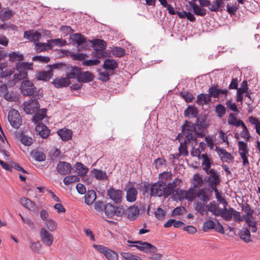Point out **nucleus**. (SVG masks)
Here are the masks:
<instances>
[{
	"label": "nucleus",
	"instance_id": "nucleus-48",
	"mask_svg": "<svg viewBox=\"0 0 260 260\" xmlns=\"http://www.w3.org/2000/svg\"><path fill=\"white\" fill-rule=\"evenodd\" d=\"M79 181V178L76 175H70L66 176L63 180V183L68 185L72 183L78 182Z\"/></svg>",
	"mask_w": 260,
	"mask_h": 260
},
{
	"label": "nucleus",
	"instance_id": "nucleus-49",
	"mask_svg": "<svg viewBox=\"0 0 260 260\" xmlns=\"http://www.w3.org/2000/svg\"><path fill=\"white\" fill-rule=\"evenodd\" d=\"M241 120H238L233 113H230L228 118V123L231 125H234L237 127L240 126Z\"/></svg>",
	"mask_w": 260,
	"mask_h": 260
},
{
	"label": "nucleus",
	"instance_id": "nucleus-10",
	"mask_svg": "<svg viewBox=\"0 0 260 260\" xmlns=\"http://www.w3.org/2000/svg\"><path fill=\"white\" fill-rule=\"evenodd\" d=\"M20 89L24 95H31L36 92L37 90L33 83L28 80L23 81Z\"/></svg>",
	"mask_w": 260,
	"mask_h": 260
},
{
	"label": "nucleus",
	"instance_id": "nucleus-28",
	"mask_svg": "<svg viewBox=\"0 0 260 260\" xmlns=\"http://www.w3.org/2000/svg\"><path fill=\"white\" fill-rule=\"evenodd\" d=\"M238 235L239 236L240 239L245 243H249L251 241L250 231L246 228H244L240 230L239 231Z\"/></svg>",
	"mask_w": 260,
	"mask_h": 260
},
{
	"label": "nucleus",
	"instance_id": "nucleus-33",
	"mask_svg": "<svg viewBox=\"0 0 260 260\" xmlns=\"http://www.w3.org/2000/svg\"><path fill=\"white\" fill-rule=\"evenodd\" d=\"M96 198V194L95 191L93 190H88L84 196L85 202L88 205H91L95 200Z\"/></svg>",
	"mask_w": 260,
	"mask_h": 260
},
{
	"label": "nucleus",
	"instance_id": "nucleus-34",
	"mask_svg": "<svg viewBox=\"0 0 260 260\" xmlns=\"http://www.w3.org/2000/svg\"><path fill=\"white\" fill-rule=\"evenodd\" d=\"M36 130L39 133V135L43 138H47L50 134V131L47 127L44 124H39L37 126Z\"/></svg>",
	"mask_w": 260,
	"mask_h": 260
},
{
	"label": "nucleus",
	"instance_id": "nucleus-7",
	"mask_svg": "<svg viewBox=\"0 0 260 260\" xmlns=\"http://www.w3.org/2000/svg\"><path fill=\"white\" fill-rule=\"evenodd\" d=\"M129 243H134L136 245H131V247H135L137 249L145 253H155L157 251V248L151 244L147 242L141 241H128Z\"/></svg>",
	"mask_w": 260,
	"mask_h": 260
},
{
	"label": "nucleus",
	"instance_id": "nucleus-22",
	"mask_svg": "<svg viewBox=\"0 0 260 260\" xmlns=\"http://www.w3.org/2000/svg\"><path fill=\"white\" fill-rule=\"evenodd\" d=\"M181 183H182L181 180L178 179V178H176L173 182L168 183L167 186L166 185L165 186L166 197L167 198L172 192L173 193V190L174 188H175L177 186H180Z\"/></svg>",
	"mask_w": 260,
	"mask_h": 260
},
{
	"label": "nucleus",
	"instance_id": "nucleus-2",
	"mask_svg": "<svg viewBox=\"0 0 260 260\" xmlns=\"http://www.w3.org/2000/svg\"><path fill=\"white\" fill-rule=\"evenodd\" d=\"M196 197L199 200L194 202L195 210L202 216L207 215L206 205L211 199L212 190L207 188L200 189L196 193Z\"/></svg>",
	"mask_w": 260,
	"mask_h": 260
},
{
	"label": "nucleus",
	"instance_id": "nucleus-23",
	"mask_svg": "<svg viewBox=\"0 0 260 260\" xmlns=\"http://www.w3.org/2000/svg\"><path fill=\"white\" fill-rule=\"evenodd\" d=\"M24 38L26 39L30 42H37L38 41L41 37L40 32L34 30H29L25 31L24 32Z\"/></svg>",
	"mask_w": 260,
	"mask_h": 260
},
{
	"label": "nucleus",
	"instance_id": "nucleus-61",
	"mask_svg": "<svg viewBox=\"0 0 260 260\" xmlns=\"http://www.w3.org/2000/svg\"><path fill=\"white\" fill-rule=\"evenodd\" d=\"M21 142L25 146H30L32 144L33 140L30 137L24 135L21 137Z\"/></svg>",
	"mask_w": 260,
	"mask_h": 260
},
{
	"label": "nucleus",
	"instance_id": "nucleus-40",
	"mask_svg": "<svg viewBox=\"0 0 260 260\" xmlns=\"http://www.w3.org/2000/svg\"><path fill=\"white\" fill-rule=\"evenodd\" d=\"M73 41L76 43L78 46H80L86 41V39L84 36L80 33H76L72 35Z\"/></svg>",
	"mask_w": 260,
	"mask_h": 260
},
{
	"label": "nucleus",
	"instance_id": "nucleus-19",
	"mask_svg": "<svg viewBox=\"0 0 260 260\" xmlns=\"http://www.w3.org/2000/svg\"><path fill=\"white\" fill-rule=\"evenodd\" d=\"M94 77V75L88 71L82 72L80 69L77 80L79 82L87 83L92 81Z\"/></svg>",
	"mask_w": 260,
	"mask_h": 260
},
{
	"label": "nucleus",
	"instance_id": "nucleus-15",
	"mask_svg": "<svg viewBox=\"0 0 260 260\" xmlns=\"http://www.w3.org/2000/svg\"><path fill=\"white\" fill-rule=\"evenodd\" d=\"M208 174L209 175L208 179L209 186L211 189L216 188L217 185L219 184L220 182L219 175L216 171L213 169L210 170Z\"/></svg>",
	"mask_w": 260,
	"mask_h": 260
},
{
	"label": "nucleus",
	"instance_id": "nucleus-63",
	"mask_svg": "<svg viewBox=\"0 0 260 260\" xmlns=\"http://www.w3.org/2000/svg\"><path fill=\"white\" fill-rule=\"evenodd\" d=\"M154 215L156 218L159 220H162L164 218L165 212L160 208L158 207L156 210L154 211Z\"/></svg>",
	"mask_w": 260,
	"mask_h": 260
},
{
	"label": "nucleus",
	"instance_id": "nucleus-54",
	"mask_svg": "<svg viewBox=\"0 0 260 260\" xmlns=\"http://www.w3.org/2000/svg\"><path fill=\"white\" fill-rule=\"evenodd\" d=\"M45 224L50 231H54L57 229L56 222L51 219H49L45 221Z\"/></svg>",
	"mask_w": 260,
	"mask_h": 260
},
{
	"label": "nucleus",
	"instance_id": "nucleus-6",
	"mask_svg": "<svg viewBox=\"0 0 260 260\" xmlns=\"http://www.w3.org/2000/svg\"><path fill=\"white\" fill-rule=\"evenodd\" d=\"M104 212L108 218L121 217L124 214V209L122 206H115L111 203H108L104 207Z\"/></svg>",
	"mask_w": 260,
	"mask_h": 260
},
{
	"label": "nucleus",
	"instance_id": "nucleus-45",
	"mask_svg": "<svg viewBox=\"0 0 260 260\" xmlns=\"http://www.w3.org/2000/svg\"><path fill=\"white\" fill-rule=\"evenodd\" d=\"M10 60L12 61H21L24 59L23 54L19 52H13L9 54Z\"/></svg>",
	"mask_w": 260,
	"mask_h": 260
},
{
	"label": "nucleus",
	"instance_id": "nucleus-38",
	"mask_svg": "<svg viewBox=\"0 0 260 260\" xmlns=\"http://www.w3.org/2000/svg\"><path fill=\"white\" fill-rule=\"evenodd\" d=\"M75 166L77 173L81 176H84L88 171V168L81 162H77Z\"/></svg>",
	"mask_w": 260,
	"mask_h": 260
},
{
	"label": "nucleus",
	"instance_id": "nucleus-17",
	"mask_svg": "<svg viewBox=\"0 0 260 260\" xmlns=\"http://www.w3.org/2000/svg\"><path fill=\"white\" fill-rule=\"evenodd\" d=\"M72 168L69 162L59 161L56 167L57 172L62 175H66L71 173Z\"/></svg>",
	"mask_w": 260,
	"mask_h": 260
},
{
	"label": "nucleus",
	"instance_id": "nucleus-3",
	"mask_svg": "<svg viewBox=\"0 0 260 260\" xmlns=\"http://www.w3.org/2000/svg\"><path fill=\"white\" fill-rule=\"evenodd\" d=\"M32 68V63L22 62L17 63L16 67L17 72L13 76L14 79L8 82L9 86H13L16 82L26 78L27 76V70L31 69Z\"/></svg>",
	"mask_w": 260,
	"mask_h": 260
},
{
	"label": "nucleus",
	"instance_id": "nucleus-25",
	"mask_svg": "<svg viewBox=\"0 0 260 260\" xmlns=\"http://www.w3.org/2000/svg\"><path fill=\"white\" fill-rule=\"evenodd\" d=\"M52 83L55 87L59 88L68 86L71 83V81L67 77H57L53 80Z\"/></svg>",
	"mask_w": 260,
	"mask_h": 260
},
{
	"label": "nucleus",
	"instance_id": "nucleus-8",
	"mask_svg": "<svg viewBox=\"0 0 260 260\" xmlns=\"http://www.w3.org/2000/svg\"><path fill=\"white\" fill-rule=\"evenodd\" d=\"M92 247L100 252L103 253L108 260H118V254L114 251L102 245L93 244Z\"/></svg>",
	"mask_w": 260,
	"mask_h": 260
},
{
	"label": "nucleus",
	"instance_id": "nucleus-39",
	"mask_svg": "<svg viewBox=\"0 0 260 260\" xmlns=\"http://www.w3.org/2000/svg\"><path fill=\"white\" fill-rule=\"evenodd\" d=\"M117 66V62L113 59H107L105 60L103 67L106 70H113Z\"/></svg>",
	"mask_w": 260,
	"mask_h": 260
},
{
	"label": "nucleus",
	"instance_id": "nucleus-14",
	"mask_svg": "<svg viewBox=\"0 0 260 260\" xmlns=\"http://www.w3.org/2000/svg\"><path fill=\"white\" fill-rule=\"evenodd\" d=\"M40 104L37 100H31L24 104V110L27 114H32L38 111Z\"/></svg>",
	"mask_w": 260,
	"mask_h": 260
},
{
	"label": "nucleus",
	"instance_id": "nucleus-27",
	"mask_svg": "<svg viewBox=\"0 0 260 260\" xmlns=\"http://www.w3.org/2000/svg\"><path fill=\"white\" fill-rule=\"evenodd\" d=\"M20 202L21 204L26 209L32 211H36V206L35 204L29 199L25 197L21 198L20 199Z\"/></svg>",
	"mask_w": 260,
	"mask_h": 260
},
{
	"label": "nucleus",
	"instance_id": "nucleus-58",
	"mask_svg": "<svg viewBox=\"0 0 260 260\" xmlns=\"http://www.w3.org/2000/svg\"><path fill=\"white\" fill-rule=\"evenodd\" d=\"M34 159L38 161H43L45 160L46 156L43 152L37 151L32 155Z\"/></svg>",
	"mask_w": 260,
	"mask_h": 260
},
{
	"label": "nucleus",
	"instance_id": "nucleus-59",
	"mask_svg": "<svg viewBox=\"0 0 260 260\" xmlns=\"http://www.w3.org/2000/svg\"><path fill=\"white\" fill-rule=\"evenodd\" d=\"M13 16V13L11 10H7L0 14V19L2 21H6L10 19Z\"/></svg>",
	"mask_w": 260,
	"mask_h": 260
},
{
	"label": "nucleus",
	"instance_id": "nucleus-13",
	"mask_svg": "<svg viewBox=\"0 0 260 260\" xmlns=\"http://www.w3.org/2000/svg\"><path fill=\"white\" fill-rule=\"evenodd\" d=\"M208 92L211 99L212 97L218 98L219 96H221L224 99H226L228 90L226 89H218L216 86H212L209 88Z\"/></svg>",
	"mask_w": 260,
	"mask_h": 260
},
{
	"label": "nucleus",
	"instance_id": "nucleus-43",
	"mask_svg": "<svg viewBox=\"0 0 260 260\" xmlns=\"http://www.w3.org/2000/svg\"><path fill=\"white\" fill-rule=\"evenodd\" d=\"M209 10L212 12H217L220 7L224 6V2L220 0H215L212 4H210Z\"/></svg>",
	"mask_w": 260,
	"mask_h": 260
},
{
	"label": "nucleus",
	"instance_id": "nucleus-62",
	"mask_svg": "<svg viewBox=\"0 0 260 260\" xmlns=\"http://www.w3.org/2000/svg\"><path fill=\"white\" fill-rule=\"evenodd\" d=\"M32 60L40 62L47 63L50 61V58L48 56L37 55L32 57Z\"/></svg>",
	"mask_w": 260,
	"mask_h": 260
},
{
	"label": "nucleus",
	"instance_id": "nucleus-42",
	"mask_svg": "<svg viewBox=\"0 0 260 260\" xmlns=\"http://www.w3.org/2000/svg\"><path fill=\"white\" fill-rule=\"evenodd\" d=\"M197 114V108L192 106H189L184 111V115L189 118L196 117Z\"/></svg>",
	"mask_w": 260,
	"mask_h": 260
},
{
	"label": "nucleus",
	"instance_id": "nucleus-21",
	"mask_svg": "<svg viewBox=\"0 0 260 260\" xmlns=\"http://www.w3.org/2000/svg\"><path fill=\"white\" fill-rule=\"evenodd\" d=\"M224 208L223 209H221L220 214L219 215H220L221 217H222L223 219L224 220H225V221H230L232 218L234 209L231 207L229 208V209H227L226 208L227 203L224 201Z\"/></svg>",
	"mask_w": 260,
	"mask_h": 260
},
{
	"label": "nucleus",
	"instance_id": "nucleus-5",
	"mask_svg": "<svg viewBox=\"0 0 260 260\" xmlns=\"http://www.w3.org/2000/svg\"><path fill=\"white\" fill-rule=\"evenodd\" d=\"M66 43V41L62 39H51L48 41L47 43H35V49L37 52H41L51 50L54 46H64Z\"/></svg>",
	"mask_w": 260,
	"mask_h": 260
},
{
	"label": "nucleus",
	"instance_id": "nucleus-41",
	"mask_svg": "<svg viewBox=\"0 0 260 260\" xmlns=\"http://www.w3.org/2000/svg\"><path fill=\"white\" fill-rule=\"evenodd\" d=\"M238 146L239 152V155L248 154V149L247 144L242 141L238 142Z\"/></svg>",
	"mask_w": 260,
	"mask_h": 260
},
{
	"label": "nucleus",
	"instance_id": "nucleus-35",
	"mask_svg": "<svg viewBox=\"0 0 260 260\" xmlns=\"http://www.w3.org/2000/svg\"><path fill=\"white\" fill-rule=\"evenodd\" d=\"M57 134L63 141H68L71 139L72 132L68 129H61L58 131Z\"/></svg>",
	"mask_w": 260,
	"mask_h": 260
},
{
	"label": "nucleus",
	"instance_id": "nucleus-57",
	"mask_svg": "<svg viewBox=\"0 0 260 260\" xmlns=\"http://www.w3.org/2000/svg\"><path fill=\"white\" fill-rule=\"evenodd\" d=\"M194 14L198 16H204L206 14V10L205 9L201 8L198 5L194 6L192 9Z\"/></svg>",
	"mask_w": 260,
	"mask_h": 260
},
{
	"label": "nucleus",
	"instance_id": "nucleus-55",
	"mask_svg": "<svg viewBox=\"0 0 260 260\" xmlns=\"http://www.w3.org/2000/svg\"><path fill=\"white\" fill-rule=\"evenodd\" d=\"M218 138L220 139L219 141L220 143H225L228 146L229 145L228 136L221 130L219 131Z\"/></svg>",
	"mask_w": 260,
	"mask_h": 260
},
{
	"label": "nucleus",
	"instance_id": "nucleus-20",
	"mask_svg": "<svg viewBox=\"0 0 260 260\" xmlns=\"http://www.w3.org/2000/svg\"><path fill=\"white\" fill-rule=\"evenodd\" d=\"M124 213L126 217L130 220L136 219L139 214V209L137 206H133L127 208Z\"/></svg>",
	"mask_w": 260,
	"mask_h": 260
},
{
	"label": "nucleus",
	"instance_id": "nucleus-64",
	"mask_svg": "<svg viewBox=\"0 0 260 260\" xmlns=\"http://www.w3.org/2000/svg\"><path fill=\"white\" fill-rule=\"evenodd\" d=\"M100 62L98 59H88L83 61L82 64L85 66H93L98 65Z\"/></svg>",
	"mask_w": 260,
	"mask_h": 260
},
{
	"label": "nucleus",
	"instance_id": "nucleus-36",
	"mask_svg": "<svg viewBox=\"0 0 260 260\" xmlns=\"http://www.w3.org/2000/svg\"><path fill=\"white\" fill-rule=\"evenodd\" d=\"M6 62H0V78H7L13 74V71L10 69H6L4 72L3 70L7 67Z\"/></svg>",
	"mask_w": 260,
	"mask_h": 260
},
{
	"label": "nucleus",
	"instance_id": "nucleus-31",
	"mask_svg": "<svg viewBox=\"0 0 260 260\" xmlns=\"http://www.w3.org/2000/svg\"><path fill=\"white\" fill-rule=\"evenodd\" d=\"M211 99H210L208 93H201L197 96L196 102L198 105L203 106L211 102Z\"/></svg>",
	"mask_w": 260,
	"mask_h": 260
},
{
	"label": "nucleus",
	"instance_id": "nucleus-1",
	"mask_svg": "<svg viewBox=\"0 0 260 260\" xmlns=\"http://www.w3.org/2000/svg\"><path fill=\"white\" fill-rule=\"evenodd\" d=\"M196 127L193 124L186 121L182 126V132L185 135V139L183 143H180L179 147V152L183 156H186L188 154L187 144L192 141L194 145L198 143L197 138L195 136Z\"/></svg>",
	"mask_w": 260,
	"mask_h": 260
},
{
	"label": "nucleus",
	"instance_id": "nucleus-32",
	"mask_svg": "<svg viewBox=\"0 0 260 260\" xmlns=\"http://www.w3.org/2000/svg\"><path fill=\"white\" fill-rule=\"evenodd\" d=\"M201 157L203 159V162H202L203 169L207 174H208L211 164L212 163V160L206 154H203Z\"/></svg>",
	"mask_w": 260,
	"mask_h": 260
},
{
	"label": "nucleus",
	"instance_id": "nucleus-29",
	"mask_svg": "<svg viewBox=\"0 0 260 260\" xmlns=\"http://www.w3.org/2000/svg\"><path fill=\"white\" fill-rule=\"evenodd\" d=\"M93 47L95 51H104L106 48V42L102 40L96 39L92 41Z\"/></svg>",
	"mask_w": 260,
	"mask_h": 260
},
{
	"label": "nucleus",
	"instance_id": "nucleus-9",
	"mask_svg": "<svg viewBox=\"0 0 260 260\" xmlns=\"http://www.w3.org/2000/svg\"><path fill=\"white\" fill-rule=\"evenodd\" d=\"M8 118L10 124L15 128H19L21 124V117L18 111L15 109H11L9 112Z\"/></svg>",
	"mask_w": 260,
	"mask_h": 260
},
{
	"label": "nucleus",
	"instance_id": "nucleus-11",
	"mask_svg": "<svg viewBox=\"0 0 260 260\" xmlns=\"http://www.w3.org/2000/svg\"><path fill=\"white\" fill-rule=\"evenodd\" d=\"M40 237L43 243L47 246H50L53 241V236L49 233L45 228H42L40 231Z\"/></svg>",
	"mask_w": 260,
	"mask_h": 260
},
{
	"label": "nucleus",
	"instance_id": "nucleus-26",
	"mask_svg": "<svg viewBox=\"0 0 260 260\" xmlns=\"http://www.w3.org/2000/svg\"><path fill=\"white\" fill-rule=\"evenodd\" d=\"M206 210L208 212H210L215 216H219L221 209L219 208L218 205L215 202L212 201L209 204L206 205Z\"/></svg>",
	"mask_w": 260,
	"mask_h": 260
},
{
	"label": "nucleus",
	"instance_id": "nucleus-24",
	"mask_svg": "<svg viewBox=\"0 0 260 260\" xmlns=\"http://www.w3.org/2000/svg\"><path fill=\"white\" fill-rule=\"evenodd\" d=\"M126 191V199L128 202H134L137 198L138 190L133 186L129 187L127 189H125Z\"/></svg>",
	"mask_w": 260,
	"mask_h": 260
},
{
	"label": "nucleus",
	"instance_id": "nucleus-60",
	"mask_svg": "<svg viewBox=\"0 0 260 260\" xmlns=\"http://www.w3.org/2000/svg\"><path fill=\"white\" fill-rule=\"evenodd\" d=\"M242 210L246 213L245 215H244V217H252L253 210L251 209L249 205L246 204L242 208Z\"/></svg>",
	"mask_w": 260,
	"mask_h": 260
},
{
	"label": "nucleus",
	"instance_id": "nucleus-37",
	"mask_svg": "<svg viewBox=\"0 0 260 260\" xmlns=\"http://www.w3.org/2000/svg\"><path fill=\"white\" fill-rule=\"evenodd\" d=\"M53 74L51 71L49 72H40L36 75V78L38 80L48 81L52 77Z\"/></svg>",
	"mask_w": 260,
	"mask_h": 260
},
{
	"label": "nucleus",
	"instance_id": "nucleus-52",
	"mask_svg": "<svg viewBox=\"0 0 260 260\" xmlns=\"http://www.w3.org/2000/svg\"><path fill=\"white\" fill-rule=\"evenodd\" d=\"M215 228V223L211 219H208L206 220L203 224V230L204 232H207L210 229H213Z\"/></svg>",
	"mask_w": 260,
	"mask_h": 260
},
{
	"label": "nucleus",
	"instance_id": "nucleus-44",
	"mask_svg": "<svg viewBox=\"0 0 260 260\" xmlns=\"http://www.w3.org/2000/svg\"><path fill=\"white\" fill-rule=\"evenodd\" d=\"M177 15L179 18L183 19L184 18H186L190 21L194 22L196 20V18L193 14L190 12H187L184 11L183 12H178Z\"/></svg>",
	"mask_w": 260,
	"mask_h": 260
},
{
	"label": "nucleus",
	"instance_id": "nucleus-46",
	"mask_svg": "<svg viewBox=\"0 0 260 260\" xmlns=\"http://www.w3.org/2000/svg\"><path fill=\"white\" fill-rule=\"evenodd\" d=\"M185 190L180 189V190H176L173 192V194L172 195L173 198L176 200H179L180 201L183 200L185 199Z\"/></svg>",
	"mask_w": 260,
	"mask_h": 260
},
{
	"label": "nucleus",
	"instance_id": "nucleus-47",
	"mask_svg": "<svg viewBox=\"0 0 260 260\" xmlns=\"http://www.w3.org/2000/svg\"><path fill=\"white\" fill-rule=\"evenodd\" d=\"M248 120L251 124L255 125L256 132L260 136V121L258 119L254 117L250 116Z\"/></svg>",
	"mask_w": 260,
	"mask_h": 260
},
{
	"label": "nucleus",
	"instance_id": "nucleus-18",
	"mask_svg": "<svg viewBox=\"0 0 260 260\" xmlns=\"http://www.w3.org/2000/svg\"><path fill=\"white\" fill-rule=\"evenodd\" d=\"M80 68L77 67H72L69 66L65 70L66 77L70 79H77L78 77Z\"/></svg>",
	"mask_w": 260,
	"mask_h": 260
},
{
	"label": "nucleus",
	"instance_id": "nucleus-4",
	"mask_svg": "<svg viewBox=\"0 0 260 260\" xmlns=\"http://www.w3.org/2000/svg\"><path fill=\"white\" fill-rule=\"evenodd\" d=\"M165 186L166 181H160L152 184H145L143 188V194L145 195L147 193L149 192L151 196L161 197L163 196L166 198Z\"/></svg>",
	"mask_w": 260,
	"mask_h": 260
},
{
	"label": "nucleus",
	"instance_id": "nucleus-56",
	"mask_svg": "<svg viewBox=\"0 0 260 260\" xmlns=\"http://www.w3.org/2000/svg\"><path fill=\"white\" fill-rule=\"evenodd\" d=\"M113 54L117 57L123 56L125 54V50L121 47H114L112 50Z\"/></svg>",
	"mask_w": 260,
	"mask_h": 260
},
{
	"label": "nucleus",
	"instance_id": "nucleus-50",
	"mask_svg": "<svg viewBox=\"0 0 260 260\" xmlns=\"http://www.w3.org/2000/svg\"><path fill=\"white\" fill-rule=\"evenodd\" d=\"M121 255L122 260H142L140 257L128 252H121Z\"/></svg>",
	"mask_w": 260,
	"mask_h": 260
},
{
	"label": "nucleus",
	"instance_id": "nucleus-53",
	"mask_svg": "<svg viewBox=\"0 0 260 260\" xmlns=\"http://www.w3.org/2000/svg\"><path fill=\"white\" fill-rule=\"evenodd\" d=\"M215 112L218 117H222L225 114L226 109L222 105L218 104L216 107Z\"/></svg>",
	"mask_w": 260,
	"mask_h": 260
},
{
	"label": "nucleus",
	"instance_id": "nucleus-16",
	"mask_svg": "<svg viewBox=\"0 0 260 260\" xmlns=\"http://www.w3.org/2000/svg\"><path fill=\"white\" fill-rule=\"evenodd\" d=\"M122 192L119 189L111 187L107 191V196L116 203H119L122 201Z\"/></svg>",
	"mask_w": 260,
	"mask_h": 260
},
{
	"label": "nucleus",
	"instance_id": "nucleus-12",
	"mask_svg": "<svg viewBox=\"0 0 260 260\" xmlns=\"http://www.w3.org/2000/svg\"><path fill=\"white\" fill-rule=\"evenodd\" d=\"M215 151L218 154L220 160L222 161L230 162L234 160V156L225 149L219 146H216Z\"/></svg>",
	"mask_w": 260,
	"mask_h": 260
},
{
	"label": "nucleus",
	"instance_id": "nucleus-51",
	"mask_svg": "<svg viewBox=\"0 0 260 260\" xmlns=\"http://www.w3.org/2000/svg\"><path fill=\"white\" fill-rule=\"evenodd\" d=\"M46 110L44 109L41 113H36L32 118V120L34 123H37L42 120L46 116Z\"/></svg>",
	"mask_w": 260,
	"mask_h": 260
},
{
	"label": "nucleus",
	"instance_id": "nucleus-30",
	"mask_svg": "<svg viewBox=\"0 0 260 260\" xmlns=\"http://www.w3.org/2000/svg\"><path fill=\"white\" fill-rule=\"evenodd\" d=\"M90 173L93 176V177L99 180H105L107 179V178L106 173L101 170L93 169L91 171Z\"/></svg>",
	"mask_w": 260,
	"mask_h": 260
}]
</instances>
